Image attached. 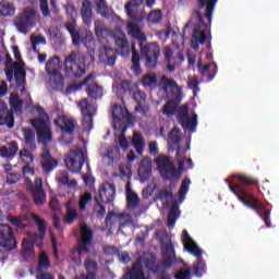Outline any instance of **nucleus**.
<instances>
[{"label":"nucleus","instance_id":"nucleus-22","mask_svg":"<svg viewBox=\"0 0 279 279\" xmlns=\"http://www.w3.org/2000/svg\"><path fill=\"white\" fill-rule=\"evenodd\" d=\"M137 175L142 184H144V182H147V180L151 178V161L149 160V158L144 157L141 160L137 169Z\"/></svg>","mask_w":279,"mask_h":279},{"label":"nucleus","instance_id":"nucleus-33","mask_svg":"<svg viewBox=\"0 0 279 279\" xmlns=\"http://www.w3.org/2000/svg\"><path fill=\"white\" fill-rule=\"evenodd\" d=\"M131 143L140 156L143 154V151H145V138L141 132H135L133 134Z\"/></svg>","mask_w":279,"mask_h":279},{"label":"nucleus","instance_id":"nucleus-10","mask_svg":"<svg viewBox=\"0 0 279 279\" xmlns=\"http://www.w3.org/2000/svg\"><path fill=\"white\" fill-rule=\"evenodd\" d=\"M140 48L142 58L146 60V68L156 69V64H158V59L160 58V46L157 43L140 44Z\"/></svg>","mask_w":279,"mask_h":279},{"label":"nucleus","instance_id":"nucleus-54","mask_svg":"<svg viewBox=\"0 0 279 279\" xmlns=\"http://www.w3.org/2000/svg\"><path fill=\"white\" fill-rule=\"evenodd\" d=\"M26 189L31 193L43 192V179L37 178L35 180V185H34V183H32V189L28 185H26Z\"/></svg>","mask_w":279,"mask_h":279},{"label":"nucleus","instance_id":"nucleus-20","mask_svg":"<svg viewBox=\"0 0 279 279\" xmlns=\"http://www.w3.org/2000/svg\"><path fill=\"white\" fill-rule=\"evenodd\" d=\"M86 162V155L82 149L72 150L71 173H80Z\"/></svg>","mask_w":279,"mask_h":279},{"label":"nucleus","instance_id":"nucleus-58","mask_svg":"<svg viewBox=\"0 0 279 279\" xmlns=\"http://www.w3.org/2000/svg\"><path fill=\"white\" fill-rule=\"evenodd\" d=\"M174 279H191V268H181L175 275Z\"/></svg>","mask_w":279,"mask_h":279},{"label":"nucleus","instance_id":"nucleus-46","mask_svg":"<svg viewBox=\"0 0 279 279\" xmlns=\"http://www.w3.org/2000/svg\"><path fill=\"white\" fill-rule=\"evenodd\" d=\"M31 43L33 45L34 51H36V46L37 45H47V39L43 35L32 34L31 35Z\"/></svg>","mask_w":279,"mask_h":279},{"label":"nucleus","instance_id":"nucleus-29","mask_svg":"<svg viewBox=\"0 0 279 279\" xmlns=\"http://www.w3.org/2000/svg\"><path fill=\"white\" fill-rule=\"evenodd\" d=\"M76 54L75 52H71V73L72 77L75 80H80V77H83V75H86V65L84 63H77L75 62Z\"/></svg>","mask_w":279,"mask_h":279},{"label":"nucleus","instance_id":"nucleus-1","mask_svg":"<svg viewBox=\"0 0 279 279\" xmlns=\"http://www.w3.org/2000/svg\"><path fill=\"white\" fill-rule=\"evenodd\" d=\"M236 178L240 180V183L233 184L230 179H226L225 182L229 185L231 193H233L246 208L255 210L258 217L263 219L267 228H271V211L267 210L260 201H258L254 195L250 193L247 186H258V179L253 178L246 174H238Z\"/></svg>","mask_w":279,"mask_h":279},{"label":"nucleus","instance_id":"nucleus-3","mask_svg":"<svg viewBox=\"0 0 279 279\" xmlns=\"http://www.w3.org/2000/svg\"><path fill=\"white\" fill-rule=\"evenodd\" d=\"M29 217L37 226L39 233L28 231L26 233L27 239L23 240L22 254L26 260H29V258H34V256H36V253L34 252V244L37 245V247H43V239H45V234L47 232V221H45L43 217L35 213H31Z\"/></svg>","mask_w":279,"mask_h":279},{"label":"nucleus","instance_id":"nucleus-9","mask_svg":"<svg viewBox=\"0 0 279 279\" xmlns=\"http://www.w3.org/2000/svg\"><path fill=\"white\" fill-rule=\"evenodd\" d=\"M80 230L81 238L77 242L76 252L78 256H82L83 254H88L90 252L93 241H95V231H93L86 223L81 225Z\"/></svg>","mask_w":279,"mask_h":279},{"label":"nucleus","instance_id":"nucleus-61","mask_svg":"<svg viewBox=\"0 0 279 279\" xmlns=\"http://www.w3.org/2000/svg\"><path fill=\"white\" fill-rule=\"evenodd\" d=\"M24 138L28 145H32V143L35 141L34 131L24 129Z\"/></svg>","mask_w":279,"mask_h":279},{"label":"nucleus","instance_id":"nucleus-59","mask_svg":"<svg viewBox=\"0 0 279 279\" xmlns=\"http://www.w3.org/2000/svg\"><path fill=\"white\" fill-rule=\"evenodd\" d=\"M58 182L61 186H68V189L71 186V183H69V172H61L58 177Z\"/></svg>","mask_w":279,"mask_h":279},{"label":"nucleus","instance_id":"nucleus-55","mask_svg":"<svg viewBox=\"0 0 279 279\" xmlns=\"http://www.w3.org/2000/svg\"><path fill=\"white\" fill-rule=\"evenodd\" d=\"M187 88L193 90L194 95H197V90H199V81L197 76H193V78L187 81Z\"/></svg>","mask_w":279,"mask_h":279},{"label":"nucleus","instance_id":"nucleus-50","mask_svg":"<svg viewBox=\"0 0 279 279\" xmlns=\"http://www.w3.org/2000/svg\"><path fill=\"white\" fill-rule=\"evenodd\" d=\"M138 195L136 193L126 194V204L129 208H136L138 206Z\"/></svg>","mask_w":279,"mask_h":279},{"label":"nucleus","instance_id":"nucleus-4","mask_svg":"<svg viewBox=\"0 0 279 279\" xmlns=\"http://www.w3.org/2000/svg\"><path fill=\"white\" fill-rule=\"evenodd\" d=\"M114 40L116 50L106 47L100 53V58L107 66H114L117 64V53H120L124 58L130 56V40H128V36L124 33H120V35L114 37Z\"/></svg>","mask_w":279,"mask_h":279},{"label":"nucleus","instance_id":"nucleus-32","mask_svg":"<svg viewBox=\"0 0 279 279\" xmlns=\"http://www.w3.org/2000/svg\"><path fill=\"white\" fill-rule=\"evenodd\" d=\"M49 208L52 210V221L57 229H60V203L58 199L52 198L49 204Z\"/></svg>","mask_w":279,"mask_h":279},{"label":"nucleus","instance_id":"nucleus-8","mask_svg":"<svg viewBox=\"0 0 279 279\" xmlns=\"http://www.w3.org/2000/svg\"><path fill=\"white\" fill-rule=\"evenodd\" d=\"M193 16L194 19H197L198 24L194 25V33L192 35V49H194V51H199V45H206V40H208L206 29L202 28V26L206 27V22L204 21V15L199 10H194Z\"/></svg>","mask_w":279,"mask_h":279},{"label":"nucleus","instance_id":"nucleus-19","mask_svg":"<svg viewBox=\"0 0 279 279\" xmlns=\"http://www.w3.org/2000/svg\"><path fill=\"white\" fill-rule=\"evenodd\" d=\"M197 69L202 77H207V82H213L218 73L217 63L211 62L204 65L202 59L197 61Z\"/></svg>","mask_w":279,"mask_h":279},{"label":"nucleus","instance_id":"nucleus-39","mask_svg":"<svg viewBox=\"0 0 279 279\" xmlns=\"http://www.w3.org/2000/svg\"><path fill=\"white\" fill-rule=\"evenodd\" d=\"M163 114H167V117H173L178 112V102L173 99H170L165 106H163Z\"/></svg>","mask_w":279,"mask_h":279},{"label":"nucleus","instance_id":"nucleus-15","mask_svg":"<svg viewBox=\"0 0 279 279\" xmlns=\"http://www.w3.org/2000/svg\"><path fill=\"white\" fill-rule=\"evenodd\" d=\"M77 106L81 109V112L83 116V122L87 123L88 130H93L94 119H95V114H97V109H95L94 105L88 104V100L86 99L78 101Z\"/></svg>","mask_w":279,"mask_h":279},{"label":"nucleus","instance_id":"nucleus-56","mask_svg":"<svg viewBox=\"0 0 279 279\" xmlns=\"http://www.w3.org/2000/svg\"><path fill=\"white\" fill-rule=\"evenodd\" d=\"M95 202L97 203L98 209L96 211V217L98 219H104L106 217V206L99 201V198L95 197Z\"/></svg>","mask_w":279,"mask_h":279},{"label":"nucleus","instance_id":"nucleus-31","mask_svg":"<svg viewBox=\"0 0 279 279\" xmlns=\"http://www.w3.org/2000/svg\"><path fill=\"white\" fill-rule=\"evenodd\" d=\"M132 59H131V71L135 73V75H141L143 73V70L141 69V54L138 53V50H136V46H132Z\"/></svg>","mask_w":279,"mask_h":279},{"label":"nucleus","instance_id":"nucleus-60","mask_svg":"<svg viewBox=\"0 0 279 279\" xmlns=\"http://www.w3.org/2000/svg\"><path fill=\"white\" fill-rule=\"evenodd\" d=\"M120 88H121V90H123V93L128 94V93H132V90H134V85H132V82H130V81H122L120 83Z\"/></svg>","mask_w":279,"mask_h":279},{"label":"nucleus","instance_id":"nucleus-13","mask_svg":"<svg viewBox=\"0 0 279 279\" xmlns=\"http://www.w3.org/2000/svg\"><path fill=\"white\" fill-rule=\"evenodd\" d=\"M69 64H71V54L65 57L62 66H60V57L54 56L47 61L46 71L48 75H52V80H56V75H58V71H60V69H63L65 75H69Z\"/></svg>","mask_w":279,"mask_h":279},{"label":"nucleus","instance_id":"nucleus-25","mask_svg":"<svg viewBox=\"0 0 279 279\" xmlns=\"http://www.w3.org/2000/svg\"><path fill=\"white\" fill-rule=\"evenodd\" d=\"M217 1L219 0H197V8L198 10L205 9V17L207 19L209 25L213 23V14L215 12Z\"/></svg>","mask_w":279,"mask_h":279},{"label":"nucleus","instance_id":"nucleus-43","mask_svg":"<svg viewBox=\"0 0 279 279\" xmlns=\"http://www.w3.org/2000/svg\"><path fill=\"white\" fill-rule=\"evenodd\" d=\"M9 104L13 110L19 111L23 108V100L19 98V95L12 93L9 98Z\"/></svg>","mask_w":279,"mask_h":279},{"label":"nucleus","instance_id":"nucleus-51","mask_svg":"<svg viewBox=\"0 0 279 279\" xmlns=\"http://www.w3.org/2000/svg\"><path fill=\"white\" fill-rule=\"evenodd\" d=\"M111 114L113 117V120H116V121H123V119H125V113L123 112V107H119L118 105L113 106V111Z\"/></svg>","mask_w":279,"mask_h":279},{"label":"nucleus","instance_id":"nucleus-38","mask_svg":"<svg viewBox=\"0 0 279 279\" xmlns=\"http://www.w3.org/2000/svg\"><path fill=\"white\" fill-rule=\"evenodd\" d=\"M84 267L87 271L86 276H92L94 279H97V271L99 269V265L97 262L92 259H85Z\"/></svg>","mask_w":279,"mask_h":279},{"label":"nucleus","instance_id":"nucleus-14","mask_svg":"<svg viewBox=\"0 0 279 279\" xmlns=\"http://www.w3.org/2000/svg\"><path fill=\"white\" fill-rule=\"evenodd\" d=\"M14 231L8 225H0V245L7 252H12L16 248V241L14 240Z\"/></svg>","mask_w":279,"mask_h":279},{"label":"nucleus","instance_id":"nucleus-63","mask_svg":"<svg viewBox=\"0 0 279 279\" xmlns=\"http://www.w3.org/2000/svg\"><path fill=\"white\" fill-rule=\"evenodd\" d=\"M120 174L122 175V178H132V169L130 168V166H120Z\"/></svg>","mask_w":279,"mask_h":279},{"label":"nucleus","instance_id":"nucleus-64","mask_svg":"<svg viewBox=\"0 0 279 279\" xmlns=\"http://www.w3.org/2000/svg\"><path fill=\"white\" fill-rule=\"evenodd\" d=\"M148 149H149V154L151 156H158V154H159L158 142H156V141L149 142Z\"/></svg>","mask_w":279,"mask_h":279},{"label":"nucleus","instance_id":"nucleus-42","mask_svg":"<svg viewBox=\"0 0 279 279\" xmlns=\"http://www.w3.org/2000/svg\"><path fill=\"white\" fill-rule=\"evenodd\" d=\"M158 84V76L156 74H145L142 76V86L151 87Z\"/></svg>","mask_w":279,"mask_h":279},{"label":"nucleus","instance_id":"nucleus-26","mask_svg":"<svg viewBox=\"0 0 279 279\" xmlns=\"http://www.w3.org/2000/svg\"><path fill=\"white\" fill-rule=\"evenodd\" d=\"M121 279H146L141 262L137 260L131 268H126Z\"/></svg>","mask_w":279,"mask_h":279},{"label":"nucleus","instance_id":"nucleus-23","mask_svg":"<svg viewBox=\"0 0 279 279\" xmlns=\"http://www.w3.org/2000/svg\"><path fill=\"white\" fill-rule=\"evenodd\" d=\"M0 125H7L10 130L14 128V116L4 101H0Z\"/></svg>","mask_w":279,"mask_h":279},{"label":"nucleus","instance_id":"nucleus-37","mask_svg":"<svg viewBox=\"0 0 279 279\" xmlns=\"http://www.w3.org/2000/svg\"><path fill=\"white\" fill-rule=\"evenodd\" d=\"M22 173L24 175L25 185L28 186V189H32V180L29 178H34V166H32V163H26L22 168Z\"/></svg>","mask_w":279,"mask_h":279},{"label":"nucleus","instance_id":"nucleus-52","mask_svg":"<svg viewBox=\"0 0 279 279\" xmlns=\"http://www.w3.org/2000/svg\"><path fill=\"white\" fill-rule=\"evenodd\" d=\"M34 195V202L37 206H43L45 202L47 201V196L45 195V192H32Z\"/></svg>","mask_w":279,"mask_h":279},{"label":"nucleus","instance_id":"nucleus-5","mask_svg":"<svg viewBox=\"0 0 279 279\" xmlns=\"http://www.w3.org/2000/svg\"><path fill=\"white\" fill-rule=\"evenodd\" d=\"M95 77H97V74L90 73L83 81L78 83L72 82L71 90H74V92L82 90L84 86H87L85 90L88 97H90V99H95V100L101 99V97H104V87L99 85V83L93 81L95 80Z\"/></svg>","mask_w":279,"mask_h":279},{"label":"nucleus","instance_id":"nucleus-62","mask_svg":"<svg viewBox=\"0 0 279 279\" xmlns=\"http://www.w3.org/2000/svg\"><path fill=\"white\" fill-rule=\"evenodd\" d=\"M21 180V174L16 172L9 173L7 175V181L9 184H16Z\"/></svg>","mask_w":279,"mask_h":279},{"label":"nucleus","instance_id":"nucleus-6","mask_svg":"<svg viewBox=\"0 0 279 279\" xmlns=\"http://www.w3.org/2000/svg\"><path fill=\"white\" fill-rule=\"evenodd\" d=\"M36 21H38V11L34 8H24L16 16L14 25L17 32L21 34H27L29 28L36 27Z\"/></svg>","mask_w":279,"mask_h":279},{"label":"nucleus","instance_id":"nucleus-41","mask_svg":"<svg viewBox=\"0 0 279 279\" xmlns=\"http://www.w3.org/2000/svg\"><path fill=\"white\" fill-rule=\"evenodd\" d=\"M51 267V264L49 263V256L47 255V252H41L39 255V263H38V271H45Z\"/></svg>","mask_w":279,"mask_h":279},{"label":"nucleus","instance_id":"nucleus-49","mask_svg":"<svg viewBox=\"0 0 279 279\" xmlns=\"http://www.w3.org/2000/svg\"><path fill=\"white\" fill-rule=\"evenodd\" d=\"M148 21L153 23V25H158L160 21H162V12L160 10H154L148 14Z\"/></svg>","mask_w":279,"mask_h":279},{"label":"nucleus","instance_id":"nucleus-11","mask_svg":"<svg viewBox=\"0 0 279 279\" xmlns=\"http://www.w3.org/2000/svg\"><path fill=\"white\" fill-rule=\"evenodd\" d=\"M185 250L192 254V256H196L197 260L193 265L194 269V276L196 278H202L204 274H206V264L204 263V258L202 257V254H204V251L197 245V243L191 242L185 244Z\"/></svg>","mask_w":279,"mask_h":279},{"label":"nucleus","instance_id":"nucleus-36","mask_svg":"<svg viewBox=\"0 0 279 279\" xmlns=\"http://www.w3.org/2000/svg\"><path fill=\"white\" fill-rule=\"evenodd\" d=\"M162 86L161 89L163 90V93H169L170 90H180V86L178 85V82H175V80L173 78H168L167 76H161L160 80Z\"/></svg>","mask_w":279,"mask_h":279},{"label":"nucleus","instance_id":"nucleus-47","mask_svg":"<svg viewBox=\"0 0 279 279\" xmlns=\"http://www.w3.org/2000/svg\"><path fill=\"white\" fill-rule=\"evenodd\" d=\"M189 186H191V179L185 178L182 181L181 187L179 190V199H180V202H182V199H184V195H186V193H189Z\"/></svg>","mask_w":279,"mask_h":279},{"label":"nucleus","instance_id":"nucleus-40","mask_svg":"<svg viewBox=\"0 0 279 279\" xmlns=\"http://www.w3.org/2000/svg\"><path fill=\"white\" fill-rule=\"evenodd\" d=\"M54 123L61 128L63 132H66L68 134L71 133V120L66 119V117H59V119L54 120Z\"/></svg>","mask_w":279,"mask_h":279},{"label":"nucleus","instance_id":"nucleus-24","mask_svg":"<svg viewBox=\"0 0 279 279\" xmlns=\"http://www.w3.org/2000/svg\"><path fill=\"white\" fill-rule=\"evenodd\" d=\"M81 16L83 25H86V27H90L93 25V2H90V0H83Z\"/></svg>","mask_w":279,"mask_h":279},{"label":"nucleus","instance_id":"nucleus-35","mask_svg":"<svg viewBox=\"0 0 279 279\" xmlns=\"http://www.w3.org/2000/svg\"><path fill=\"white\" fill-rule=\"evenodd\" d=\"M173 189H175V183L171 182L169 185L163 186L158 195L157 199L162 202L163 199H173Z\"/></svg>","mask_w":279,"mask_h":279},{"label":"nucleus","instance_id":"nucleus-17","mask_svg":"<svg viewBox=\"0 0 279 279\" xmlns=\"http://www.w3.org/2000/svg\"><path fill=\"white\" fill-rule=\"evenodd\" d=\"M178 121L183 130H193L197 128V116L194 113L192 117L189 114V107L183 106L182 111L178 116Z\"/></svg>","mask_w":279,"mask_h":279},{"label":"nucleus","instance_id":"nucleus-53","mask_svg":"<svg viewBox=\"0 0 279 279\" xmlns=\"http://www.w3.org/2000/svg\"><path fill=\"white\" fill-rule=\"evenodd\" d=\"M20 156L25 165H32V162H34V156H32V153H29L27 149H22L20 151Z\"/></svg>","mask_w":279,"mask_h":279},{"label":"nucleus","instance_id":"nucleus-27","mask_svg":"<svg viewBox=\"0 0 279 279\" xmlns=\"http://www.w3.org/2000/svg\"><path fill=\"white\" fill-rule=\"evenodd\" d=\"M128 29L130 36H132L134 40H137L138 45L147 43V35L143 33V29L141 28V26H138V24L131 22L128 24Z\"/></svg>","mask_w":279,"mask_h":279},{"label":"nucleus","instance_id":"nucleus-12","mask_svg":"<svg viewBox=\"0 0 279 279\" xmlns=\"http://www.w3.org/2000/svg\"><path fill=\"white\" fill-rule=\"evenodd\" d=\"M156 165L159 173L166 178V180H170L169 175H172V178H180V174H178V169H175V166H173V161L169 159L167 156H159L156 159Z\"/></svg>","mask_w":279,"mask_h":279},{"label":"nucleus","instance_id":"nucleus-16","mask_svg":"<svg viewBox=\"0 0 279 279\" xmlns=\"http://www.w3.org/2000/svg\"><path fill=\"white\" fill-rule=\"evenodd\" d=\"M98 195L102 204H112L117 195V187L112 183H102L99 186Z\"/></svg>","mask_w":279,"mask_h":279},{"label":"nucleus","instance_id":"nucleus-7","mask_svg":"<svg viewBox=\"0 0 279 279\" xmlns=\"http://www.w3.org/2000/svg\"><path fill=\"white\" fill-rule=\"evenodd\" d=\"M71 37L74 47L84 45L88 51H95V36L93 33H88L82 28L75 29V22L73 20L71 22Z\"/></svg>","mask_w":279,"mask_h":279},{"label":"nucleus","instance_id":"nucleus-57","mask_svg":"<svg viewBox=\"0 0 279 279\" xmlns=\"http://www.w3.org/2000/svg\"><path fill=\"white\" fill-rule=\"evenodd\" d=\"M8 221L13 226H16V228H25V225H23V221H25L24 217L8 216Z\"/></svg>","mask_w":279,"mask_h":279},{"label":"nucleus","instance_id":"nucleus-45","mask_svg":"<svg viewBox=\"0 0 279 279\" xmlns=\"http://www.w3.org/2000/svg\"><path fill=\"white\" fill-rule=\"evenodd\" d=\"M16 8H14V4H10V3H1L0 4V14H2V16H12V14H14Z\"/></svg>","mask_w":279,"mask_h":279},{"label":"nucleus","instance_id":"nucleus-30","mask_svg":"<svg viewBox=\"0 0 279 279\" xmlns=\"http://www.w3.org/2000/svg\"><path fill=\"white\" fill-rule=\"evenodd\" d=\"M25 63L23 61L15 62V82L16 86L21 88V93L25 90Z\"/></svg>","mask_w":279,"mask_h":279},{"label":"nucleus","instance_id":"nucleus-34","mask_svg":"<svg viewBox=\"0 0 279 279\" xmlns=\"http://www.w3.org/2000/svg\"><path fill=\"white\" fill-rule=\"evenodd\" d=\"M86 132V128L80 126L77 124V120L71 119V134H72V141L73 138H78V141H82L84 143V133Z\"/></svg>","mask_w":279,"mask_h":279},{"label":"nucleus","instance_id":"nucleus-2","mask_svg":"<svg viewBox=\"0 0 279 279\" xmlns=\"http://www.w3.org/2000/svg\"><path fill=\"white\" fill-rule=\"evenodd\" d=\"M31 123L37 132L38 143H43V145L46 146L44 147V150L41 154V165L45 171H51L53 167H57L58 161L51 158V154L49 153V148L47 147V145H49V143H51V140H52L51 129L49 126V117L43 116L39 119L31 121Z\"/></svg>","mask_w":279,"mask_h":279},{"label":"nucleus","instance_id":"nucleus-18","mask_svg":"<svg viewBox=\"0 0 279 279\" xmlns=\"http://www.w3.org/2000/svg\"><path fill=\"white\" fill-rule=\"evenodd\" d=\"M182 142L181 130L178 126H174L168 134V144L169 151H175L177 158H180V151L182 148L180 147V143Z\"/></svg>","mask_w":279,"mask_h":279},{"label":"nucleus","instance_id":"nucleus-44","mask_svg":"<svg viewBox=\"0 0 279 279\" xmlns=\"http://www.w3.org/2000/svg\"><path fill=\"white\" fill-rule=\"evenodd\" d=\"M97 13L100 14V16H104L105 19H108L110 14L108 13V4L106 3V0H98L96 2Z\"/></svg>","mask_w":279,"mask_h":279},{"label":"nucleus","instance_id":"nucleus-28","mask_svg":"<svg viewBox=\"0 0 279 279\" xmlns=\"http://www.w3.org/2000/svg\"><path fill=\"white\" fill-rule=\"evenodd\" d=\"M144 1L145 0H129V2L124 5V11L126 12V16H129L131 21H135V23H141V21H143V17L136 16L133 9L141 8Z\"/></svg>","mask_w":279,"mask_h":279},{"label":"nucleus","instance_id":"nucleus-21","mask_svg":"<svg viewBox=\"0 0 279 279\" xmlns=\"http://www.w3.org/2000/svg\"><path fill=\"white\" fill-rule=\"evenodd\" d=\"M135 88L136 90L133 92V100L137 104L135 112H141L143 117H147V109L144 107V104H147V94L136 85Z\"/></svg>","mask_w":279,"mask_h":279},{"label":"nucleus","instance_id":"nucleus-48","mask_svg":"<svg viewBox=\"0 0 279 279\" xmlns=\"http://www.w3.org/2000/svg\"><path fill=\"white\" fill-rule=\"evenodd\" d=\"M93 202V194L90 192H85L78 202L80 210H86V204Z\"/></svg>","mask_w":279,"mask_h":279}]
</instances>
